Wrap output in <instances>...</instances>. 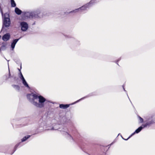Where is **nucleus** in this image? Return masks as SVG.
<instances>
[{"mask_svg":"<svg viewBox=\"0 0 155 155\" xmlns=\"http://www.w3.org/2000/svg\"><path fill=\"white\" fill-rule=\"evenodd\" d=\"M27 98L34 105L40 108L44 106V103L46 101V99L43 96H39L34 93L28 94Z\"/></svg>","mask_w":155,"mask_h":155,"instance_id":"nucleus-1","label":"nucleus"},{"mask_svg":"<svg viewBox=\"0 0 155 155\" xmlns=\"http://www.w3.org/2000/svg\"><path fill=\"white\" fill-rule=\"evenodd\" d=\"M146 121L147 122L144 124H142L141 126L136 130L135 133H138L141 131L143 128L149 127L155 123V119L153 118L152 116H147L146 117Z\"/></svg>","mask_w":155,"mask_h":155,"instance_id":"nucleus-2","label":"nucleus"},{"mask_svg":"<svg viewBox=\"0 0 155 155\" xmlns=\"http://www.w3.org/2000/svg\"><path fill=\"white\" fill-rule=\"evenodd\" d=\"M11 24L9 14L5 13L4 15V19L3 20V25L1 31H3L4 27H8Z\"/></svg>","mask_w":155,"mask_h":155,"instance_id":"nucleus-3","label":"nucleus"},{"mask_svg":"<svg viewBox=\"0 0 155 155\" xmlns=\"http://www.w3.org/2000/svg\"><path fill=\"white\" fill-rule=\"evenodd\" d=\"M95 0H92L89 3L85 5L82 6L81 8H80L78 9H76L74 10H73L72 11L70 12L69 13L79 12V11H82L85 10H86L87 8H89V7L91 6V4H93L94 3Z\"/></svg>","mask_w":155,"mask_h":155,"instance_id":"nucleus-4","label":"nucleus"},{"mask_svg":"<svg viewBox=\"0 0 155 155\" xmlns=\"http://www.w3.org/2000/svg\"><path fill=\"white\" fill-rule=\"evenodd\" d=\"M40 13V11H37L35 12H28L26 15L27 17L30 18H39L41 17L39 15Z\"/></svg>","mask_w":155,"mask_h":155,"instance_id":"nucleus-5","label":"nucleus"},{"mask_svg":"<svg viewBox=\"0 0 155 155\" xmlns=\"http://www.w3.org/2000/svg\"><path fill=\"white\" fill-rule=\"evenodd\" d=\"M21 30L23 31H26L28 29V24L25 22L22 21L20 23Z\"/></svg>","mask_w":155,"mask_h":155,"instance_id":"nucleus-6","label":"nucleus"},{"mask_svg":"<svg viewBox=\"0 0 155 155\" xmlns=\"http://www.w3.org/2000/svg\"><path fill=\"white\" fill-rule=\"evenodd\" d=\"M10 37V35L9 33H6L2 36V39L4 41H7L9 40Z\"/></svg>","mask_w":155,"mask_h":155,"instance_id":"nucleus-7","label":"nucleus"},{"mask_svg":"<svg viewBox=\"0 0 155 155\" xmlns=\"http://www.w3.org/2000/svg\"><path fill=\"white\" fill-rule=\"evenodd\" d=\"M20 38H19L18 39H16L13 40L11 45V47L12 50H13L15 48V44L18 42V41L19 40Z\"/></svg>","mask_w":155,"mask_h":155,"instance_id":"nucleus-8","label":"nucleus"},{"mask_svg":"<svg viewBox=\"0 0 155 155\" xmlns=\"http://www.w3.org/2000/svg\"><path fill=\"white\" fill-rule=\"evenodd\" d=\"M69 104H61L59 105V107L61 108L66 109L69 107Z\"/></svg>","mask_w":155,"mask_h":155,"instance_id":"nucleus-9","label":"nucleus"},{"mask_svg":"<svg viewBox=\"0 0 155 155\" xmlns=\"http://www.w3.org/2000/svg\"><path fill=\"white\" fill-rule=\"evenodd\" d=\"M22 81V82L23 85L26 87H27L28 88H29L30 87L26 82V81H25V79H23L21 80Z\"/></svg>","mask_w":155,"mask_h":155,"instance_id":"nucleus-10","label":"nucleus"},{"mask_svg":"<svg viewBox=\"0 0 155 155\" xmlns=\"http://www.w3.org/2000/svg\"><path fill=\"white\" fill-rule=\"evenodd\" d=\"M15 12L18 15H20L22 12V11L17 7L15 8Z\"/></svg>","mask_w":155,"mask_h":155,"instance_id":"nucleus-11","label":"nucleus"},{"mask_svg":"<svg viewBox=\"0 0 155 155\" xmlns=\"http://www.w3.org/2000/svg\"><path fill=\"white\" fill-rule=\"evenodd\" d=\"M66 130H63L62 131L63 132L62 133L64 135H67L70 138H71L73 139L72 137L68 133L67 131H66Z\"/></svg>","mask_w":155,"mask_h":155,"instance_id":"nucleus-12","label":"nucleus"},{"mask_svg":"<svg viewBox=\"0 0 155 155\" xmlns=\"http://www.w3.org/2000/svg\"><path fill=\"white\" fill-rule=\"evenodd\" d=\"M6 45L5 44L2 43V45L0 47V50H5L6 49Z\"/></svg>","mask_w":155,"mask_h":155,"instance_id":"nucleus-13","label":"nucleus"},{"mask_svg":"<svg viewBox=\"0 0 155 155\" xmlns=\"http://www.w3.org/2000/svg\"><path fill=\"white\" fill-rule=\"evenodd\" d=\"M12 87L17 91H19L20 89V87L18 85H12Z\"/></svg>","mask_w":155,"mask_h":155,"instance_id":"nucleus-14","label":"nucleus"},{"mask_svg":"<svg viewBox=\"0 0 155 155\" xmlns=\"http://www.w3.org/2000/svg\"><path fill=\"white\" fill-rule=\"evenodd\" d=\"M30 137V136L28 135L25 136L22 139H21V141L24 142L27 139L29 138Z\"/></svg>","mask_w":155,"mask_h":155,"instance_id":"nucleus-15","label":"nucleus"},{"mask_svg":"<svg viewBox=\"0 0 155 155\" xmlns=\"http://www.w3.org/2000/svg\"><path fill=\"white\" fill-rule=\"evenodd\" d=\"M20 71V74H19V78H20L21 80H22L23 79H25L21 72L20 71V70H19Z\"/></svg>","mask_w":155,"mask_h":155,"instance_id":"nucleus-16","label":"nucleus"},{"mask_svg":"<svg viewBox=\"0 0 155 155\" xmlns=\"http://www.w3.org/2000/svg\"><path fill=\"white\" fill-rule=\"evenodd\" d=\"M91 96V95H90V94H89V95H87V96H85V97H82L79 100H78L77 101H76V102H75V103H77L79 101H81V100H82V99H84L85 98H87V97H90V96Z\"/></svg>","mask_w":155,"mask_h":155,"instance_id":"nucleus-17","label":"nucleus"},{"mask_svg":"<svg viewBox=\"0 0 155 155\" xmlns=\"http://www.w3.org/2000/svg\"><path fill=\"white\" fill-rule=\"evenodd\" d=\"M11 7H15L16 6V4L15 3V1L13 2H11Z\"/></svg>","mask_w":155,"mask_h":155,"instance_id":"nucleus-18","label":"nucleus"},{"mask_svg":"<svg viewBox=\"0 0 155 155\" xmlns=\"http://www.w3.org/2000/svg\"><path fill=\"white\" fill-rule=\"evenodd\" d=\"M135 133H135V132H134V133H132V134H131V135H130V136L129 137H128V138H127V139H124V138H123L122 137V138H123V139H124V140H127L128 139H129L130 137H131L133 135H134L135 134Z\"/></svg>","mask_w":155,"mask_h":155,"instance_id":"nucleus-19","label":"nucleus"},{"mask_svg":"<svg viewBox=\"0 0 155 155\" xmlns=\"http://www.w3.org/2000/svg\"><path fill=\"white\" fill-rule=\"evenodd\" d=\"M12 78V76L10 73L9 70V75L8 76V78H6V80H7L8 78Z\"/></svg>","mask_w":155,"mask_h":155,"instance_id":"nucleus-20","label":"nucleus"},{"mask_svg":"<svg viewBox=\"0 0 155 155\" xmlns=\"http://www.w3.org/2000/svg\"><path fill=\"white\" fill-rule=\"evenodd\" d=\"M139 118L140 120V122L142 123L143 122V119L141 117L139 116Z\"/></svg>","mask_w":155,"mask_h":155,"instance_id":"nucleus-21","label":"nucleus"},{"mask_svg":"<svg viewBox=\"0 0 155 155\" xmlns=\"http://www.w3.org/2000/svg\"><path fill=\"white\" fill-rule=\"evenodd\" d=\"M20 143H19L17 144H16L15 147V150L14 151V152L12 153L15 151L16 149L17 148V147L19 145V144Z\"/></svg>","mask_w":155,"mask_h":155,"instance_id":"nucleus-22","label":"nucleus"},{"mask_svg":"<svg viewBox=\"0 0 155 155\" xmlns=\"http://www.w3.org/2000/svg\"><path fill=\"white\" fill-rule=\"evenodd\" d=\"M58 129L57 128H56L55 127H51V129H48V130H57Z\"/></svg>","mask_w":155,"mask_h":155,"instance_id":"nucleus-23","label":"nucleus"},{"mask_svg":"<svg viewBox=\"0 0 155 155\" xmlns=\"http://www.w3.org/2000/svg\"><path fill=\"white\" fill-rule=\"evenodd\" d=\"M4 77H5V80H6V78H8V75H5Z\"/></svg>","mask_w":155,"mask_h":155,"instance_id":"nucleus-24","label":"nucleus"},{"mask_svg":"<svg viewBox=\"0 0 155 155\" xmlns=\"http://www.w3.org/2000/svg\"><path fill=\"white\" fill-rule=\"evenodd\" d=\"M120 58L118 59V60H117V62H116V63H117V64H118V63H117V62L119 61L120 60Z\"/></svg>","mask_w":155,"mask_h":155,"instance_id":"nucleus-25","label":"nucleus"},{"mask_svg":"<svg viewBox=\"0 0 155 155\" xmlns=\"http://www.w3.org/2000/svg\"><path fill=\"white\" fill-rule=\"evenodd\" d=\"M12 78H15V76H14V75H13L12 76Z\"/></svg>","mask_w":155,"mask_h":155,"instance_id":"nucleus-26","label":"nucleus"},{"mask_svg":"<svg viewBox=\"0 0 155 155\" xmlns=\"http://www.w3.org/2000/svg\"><path fill=\"white\" fill-rule=\"evenodd\" d=\"M123 88L124 90V91H126L125 90V88H124V85H123Z\"/></svg>","mask_w":155,"mask_h":155,"instance_id":"nucleus-27","label":"nucleus"},{"mask_svg":"<svg viewBox=\"0 0 155 155\" xmlns=\"http://www.w3.org/2000/svg\"><path fill=\"white\" fill-rule=\"evenodd\" d=\"M14 0H11V2L14 1Z\"/></svg>","mask_w":155,"mask_h":155,"instance_id":"nucleus-28","label":"nucleus"},{"mask_svg":"<svg viewBox=\"0 0 155 155\" xmlns=\"http://www.w3.org/2000/svg\"><path fill=\"white\" fill-rule=\"evenodd\" d=\"M27 124H24L23 125H27Z\"/></svg>","mask_w":155,"mask_h":155,"instance_id":"nucleus-29","label":"nucleus"},{"mask_svg":"<svg viewBox=\"0 0 155 155\" xmlns=\"http://www.w3.org/2000/svg\"><path fill=\"white\" fill-rule=\"evenodd\" d=\"M1 35H0V39L1 38Z\"/></svg>","mask_w":155,"mask_h":155,"instance_id":"nucleus-30","label":"nucleus"},{"mask_svg":"<svg viewBox=\"0 0 155 155\" xmlns=\"http://www.w3.org/2000/svg\"><path fill=\"white\" fill-rule=\"evenodd\" d=\"M35 24V23H34L33 24V25H34Z\"/></svg>","mask_w":155,"mask_h":155,"instance_id":"nucleus-31","label":"nucleus"},{"mask_svg":"<svg viewBox=\"0 0 155 155\" xmlns=\"http://www.w3.org/2000/svg\"><path fill=\"white\" fill-rule=\"evenodd\" d=\"M127 96H128V94H127Z\"/></svg>","mask_w":155,"mask_h":155,"instance_id":"nucleus-32","label":"nucleus"},{"mask_svg":"<svg viewBox=\"0 0 155 155\" xmlns=\"http://www.w3.org/2000/svg\"><path fill=\"white\" fill-rule=\"evenodd\" d=\"M127 96H128V94H127Z\"/></svg>","mask_w":155,"mask_h":155,"instance_id":"nucleus-33","label":"nucleus"},{"mask_svg":"<svg viewBox=\"0 0 155 155\" xmlns=\"http://www.w3.org/2000/svg\"><path fill=\"white\" fill-rule=\"evenodd\" d=\"M127 96H128V94H127Z\"/></svg>","mask_w":155,"mask_h":155,"instance_id":"nucleus-34","label":"nucleus"}]
</instances>
